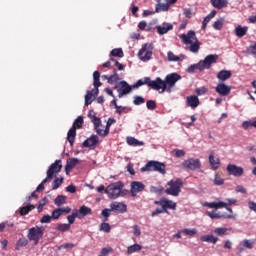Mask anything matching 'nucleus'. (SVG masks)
Listing matches in <instances>:
<instances>
[{
    "mask_svg": "<svg viewBox=\"0 0 256 256\" xmlns=\"http://www.w3.org/2000/svg\"><path fill=\"white\" fill-rule=\"evenodd\" d=\"M177 81H181V75L177 73H171L166 75L165 79L157 77L155 80H151V77H145L144 79L138 80L133 86L132 89H137L142 87V85H147L150 89L154 91H160V93H171V89L175 87Z\"/></svg>",
    "mask_w": 256,
    "mask_h": 256,
    "instance_id": "f257e3e1",
    "label": "nucleus"
},
{
    "mask_svg": "<svg viewBox=\"0 0 256 256\" xmlns=\"http://www.w3.org/2000/svg\"><path fill=\"white\" fill-rule=\"evenodd\" d=\"M181 41L185 43V45H190L191 53H199V49L201 47V43L197 41V35L195 31L190 30L187 34H182L180 36Z\"/></svg>",
    "mask_w": 256,
    "mask_h": 256,
    "instance_id": "f03ea898",
    "label": "nucleus"
},
{
    "mask_svg": "<svg viewBox=\"0 0 256 256\" xmlns=\"http://www.w3.org/2000/svg\"><path fill=\"white\" fill-rule=\"evenodd\" d=\"M92 123L94 125V131H96L99 137H107V135H109L111 126L113 125V123H117V120H115L114 118H109L104 130L101 129V118L93 116Z\"/></svg>",
    "mask_w": 256,
    "mask_h": 256,
    "instance_id": "7ed1b4c3",
    "label": "nucleus"
},
{
    "mask_svg": "<svg viewBox=\"0 0 256 256\" xmlns=\"http://www.w3.org/2000/svg\"><path fill=\"white\" fill-rule=\"evenodd\" d=\"M123 187V182H114L106 187L105 193L109 199H119V197L127 193V190H123Z\"/></svg>",
    "mask_w": 256,
    "mask_h": 256,
    "instance_id": "20e7f679",
    "label": "nucleus"
},
{
    "mask_svg": "<svg viewBox=\"0 0 256 256\" xmlns=\"http://www.w3.org/2000/svg\"><path fill=\"white\" fill-rule=\"evenodd\" d=\"M168 188L165 190L166 195H171L172 197H179L181 193V187H183V181L179 178L172 179L168 183Z\"/></svg>",
    "mask_w": 256,
    "mask_h": 256,
    "instance_id": "39448f33",
    "label": "nucleus"
},
{
    "mask_svg": "<svg viewBox=\"0 0 256 256\" xmlns=\"http://www.w3.org/2000/svg\"><path fill=\"white\" fill-rule=\"evenodd\" d=\"M45 233V229H43V227H32L28 230V234H27V238L30 241H34V245H38L39 241H41V239H43V235Z\"/></svg>",
    "mask_w": 256,
    "mask_h": 256,
    "instance_id": "423d86ee",
    "label": "nucleus"
},
{
    "mask_svg": "<svg viewBox=\"0 0 256 256\" xmlns=\"http://www.w3.org/2000/svg\"><path fill=\"white\" fill-rule=\"evenodd\" d=\"M142 173L145 171H158L165 175V164L161 162L149 161L144 167L141 168Z\"/></svg>",
    "mask_w": 256,
    "mask_h": 256,
    "instance_id": "0eeeda50",
    "label": "nucleus"
},
{
    "mask_svg": "<svg viewBox=\"0 0 256 256\" xmlns=\"http://www.w3.org/2000/svg\"><path fill=\"white\" fill-rule=\"evenodd\" d=\"M114 89L117 90L118 92V97L121 99V97H124V95H129V93H131V91H133V86L129 85V83H127V81L123 80L118 82Z\"/></svg>",
    "mask_w": 256,
    "mask_h": 256,
    "instance_id": "6e6552de",
    "label": "nucleus"
},
{
    "mask_svg": "<svg viewBox=\"0 0 256 256\" xmlns=\"http://www.w3.org/2000/svg\"><path fill=\"white\" fill-rule=\"evenodd\" d=\"M138 57L141 61H150L153 57V44H144L138 52Z\"/></svg>",
    "mask_w": 256,
    "mask_h": 256,
    "instance_id": "1a4fd4ad",
    "label": "nucleus"
},
{
    "mask_svg": "<svg viewBox=\"0 0 256 256\" xmlns=\"http://www.w3.org/2000/svg\"><path fill=\"white\" fill-rule=\"evenodd\" d=\"M218 59L219 55L209 54L204 60H200V65L202 66L203 71H205V69H211V65H213V63H217Z\"/></svg>",
    "mask_w": 256,
    "mask_h": 256,
    "instance_id": "9d476101",
    "label": "nucleus"
},
{
    "mask_svg": "<svg viewBox=\"0 0 256 256\" xmlns=\"http://www.w3.org/2000/svg\"><path fill=\"white\" fill-rule=\"evenodd\" d=\"M235 204V200L228 199L227 202L218 201V202H206L203 204L204 207H209L210 209H223L227 205Z\"/></svg>",
    "mask_w": 256,
    "mask_h": 256,
    "instance_id": "9b49d317",
    "label": "nucleus"
},
{
    "mask_svg": "<svg viewBox=\"0 0 256 256\" xmlns=\"http://www.w3.org/2000/svg\"><path fill=\"white\" fill-rule=\"evenodd\" d=\"M255 245V240L253 239H244L242 240L236 248L237 254L241 255L245 251V249H253Z\"/></svg>",
    "mask_w": 256,
    "mask_h": 256,
    "instance_id": "f8f14e48",
    "label": "nucleus"
},
{
    "mask_svg": "<svg viewBox=\"0 0 256 256\" xmlns=\"http://www.w3.org/2000/svg\"><path fill=\"white\" fill-rule=\"evenodd\" d=\"M145 191V184L139 181H132L130 184V192L132 197H137L138 193H143Z\"/></svg>",
    "mask_w": 256,
    "mask_h": 256,
    "instance_id": "ddd939ff",
    "label": "nucleus"
},
{
    "mask_svg": "<svg viewBox=\"0 0 256 256\" xmlns=\"http://www.w3.org/2000/svg\"><path fill=\"white\" fill-rule=\"evenodd\" d=\"M62 167L63 166L61 165V161H55L54 163H52L47 170L48 179H53V176L57 175V173L61 171Z\"/></svg>",
    "mask_w": 256,
    "mask_h": 256,
    "instance_id": "4468645a",
    "label": "nucleus"
},
{
    "mask_svg": "<svg viewBox=\"0 0 256 256\" xmlns=\"http://www.w3.org/2000/svg\"><path fill=\"white\" fill-rule=\"evenodd\" d=\"M227 172L229 175H232L233 177H241V175H243V173H244V170H243V167L229 164L227 166Z\"/></svg>",
    "mask_w": 256,
    "mask_h": 256,
    "instance_id": "2eb2a0df",
    "label": "nucleus"
},
{
    "mask_svg": "<svg viewBox=\"0 0 256 256\" xmlns=\"http://www.w3.org/2000/svg\"><path fill=\"white\" fill-rule=\"evenodd\" d=\"M215 91L216 93H218V95H221L222 97H227V95L231 94V86H227L225 85V83H219L215 87Z\"/></svg>",
    "mask_w": 256,
    "mask_h": 256,
    "instance_id": "dca6fc26",
    "label": "nucleus"
},
{
    "mask_svg": "<svg viewBox=\"0 0 256 256\" xmlns=\"http://www.w3.org/2000/svg\"><path fill=\"white\" fill-rule=\"evenodd\" d=\"M111 211L116 213H127V205L123 202H113L110 204Z\"/></svg>",
    "mask_w": 256,
    "mask_h": 256,
    "instance_id": "f3484780",
    "label": "nucleus"
},
{
    "mask_svg": "<svg viewBox=\"0 0 256 256\" xmlns=\"http://www.w3.org/2000/svg\"><path fill=\"white\" fill-rule=\"evenodd\" d=\"M182 165L186 171H197V169H201V162L199 161H185Z\"/></svg>",
    "mask_w": 256,
    "mask_h": 256,
    "instance_id": "a211bd4d",
    "label": "nucleus"
},
{
    "mask_svg": "<svg viewBox=\"0 0 256 256\" xmlns=\"http://www.w3.org/2000/svg\"><path fill=\"white\" fill-rule=\"evenodd\" d=\"M100 79H101V72L94 71V73H93V80H94L93 85H94L95 95H99V87H101V85H102Z\"/></svg>",
    "mask_w": 256,
    "mask_h": 256,
    "instance_id": "6ab92c4d",
    "label": "nucleus"
},
{
    "mask_svg": "<svg viewBox=\"0 0 256 256\" xmlns=\"http://www.w3.org/2000/svg\"><path fill=\"white\" fill-rule=\"evenodd\" d=\"M156 30L159 35H165L169 31H173V24L164 22L162 26H156Z\"/></svg>",
    "mask_w": 256,
    "mask_h": 256,
    "instance_id": "aec40b11",
    "label": "nucleus"
},
{
    "mask_svg": "<svg viewBox=\"0 0 256 256\" xmlns=\"http://www.w3.org/2000/svg\"><path fill=\"white\" fill-rule=\"evenodd\" d=\"M206 214L208 215V217H210V219H221V217H224V219H235V215L232 214H220L217 211H211V212H206Z\"/></svg>",
    "mask_w": 256,
    "mask_h": 256,
    "instance_id": "412c9836",
    "label": "nucleus"
},
{
    "mask_svg": "<svg viewBox=\"0 0 256 256\" xmlns=\"http://www.w3.org/2000/svg\"><path fill=\"white\" fill-rule=\"evenodd\" d=\"M97 143H99V136L92 134L89 138H87L84 142H83V147H95V145H97Z\"/></svg>",
    "mask_w": 256,
    "mask_h": 256,
    "instance_id": "4be33fe9",
    "label": "nucleus"
},
{
    "mask_svg": "<svg viewBox=\"0 0 256 256\" xmlns=\"http://www.w3.org/2000/svg\"><path fill=\"white\" fill-rule=\"evenodd\" d=\"M161 207H162V209H164L165 213H169V211H167V209H172L173 211H175V209H177V203H175L169 199H163Z\"/></svg>",
    "mask_w": 256,
    "mask_h": 256,
    "instance_id": "5701e85b",
    "label": "nucleus"
},
{
    "mask_svg": "<svg viewBox=\"0 0 256 256\" xmlns=\"http://www.w3.org/2000/svg\"><path fill=\"white\" fill-rule=\"evenodd\" d=\"M188 107H191V109H197L199 107V97L195 95L188 96L186 98Z\"/></svg>",
    "mask_w": 256,
    "mask_h": 256,
    "instance_id": "b1692460",
    "label": "nucleus"
},
{
    "mask_svg": "<svg viewBox=\"0 0 256 256\" xmlns=\"http://www.w3.org/2000/svg\"><path fill=\"white\" fill-rule=\"evenodd\" d=\"M200 241H202V243H212V245H216L219 241V238L212 234H208L201 236Z\"/></svg>",
    "mask_w": 256,
    "mask_h": 256,
    "instance_id": "393cba45",
    "label": "nucleus"
},
{
    "mask_svg": "<svg viewBox=\"0 0 256 256\" xmlns=\"http://www.w3.org/2000/svg\"><path fill=\"white\" fill-rule=\"evenodd\" d=\"M78 213V219H83V217H87V215H91V208L83 205L79 208V210H75Z\"/></svg>",
    "mask_w": 256,
    "mask_h": 256,
    "instance_id": "a878e982",
    "label": "nucleus"
},
{
    "mask_svg": "<svg viewBox=\"0 0 256 256\" xmlns=\"http://www.w3.org/2000/svg\"><path fill=\"white\" fill-rule=\"evenodd\" d=\"M210 3L215 9H225L229 5L227 0H210Z\"/></svg>",
    "mask_w": 256,
    "mask_h": 256,
    "instance_id": "bb28decb",
    "label": "nucleus"
},
{
    "mask_svg": "<svg viewBox=\"0 0 256 256\" xmlns=\"http://www.w3.org/2000/svg\"><path fill=\"white\" fill-rule=\"evenodd\" d=\"M247 31H249V27L247 26L242 27L241 25H238L235 28L234 33L236 37H239L241 39V37H245V35H247Z\"/></svg>",
    "mask_w": 256,
    "mask_h": 256,
    "instance_id": "cd10ccee",
    "label": "nucleus"
},
{
    "mask_svg": "<svg viewBox=\"0 0 256 256\" xmlns=\"http://www.w3.org/2000/svg\"><path fill=\"white\" fill-rule=\"evenodd\" d=\"M97 95H95V90L87 91L85 95V106L89 107L93 103V99H95Z\"/></svg>",
    "mask_w": 256,
    "mask_h": 256,
    "instance_id": "c85d7f7f",
    "label": "nucleus"
},
{
    "mask_svg": "<svg viewBox=\"0 0 256 256\" xmlns=\"http://www.w3.org/2000/svg\"><path fill=\"white\" fill-rule=\"evenodd\" d=\"M75 137H77V129L72 127L67 133V140L71 146H73V143H75Z\"/></svg>",
    "mask_w": 256,
    "mask_h": 256,
    "instance_id": "c756f323",
    "label": "nucleus"
},
{
    "mask_svg": "<svg viewBox=\"0 0 256 256\" xmlns=\"http://www.w3.org/2000/svg\"><path fill=\"white\" fill-rule=\"evenodd\" d=\"M231 71L229 70H222L220 72H218L217 74V79H219V81H227V79H231Z\"/></svg>",
    "mask_w": 256,
    "mask_h": 256,
    "instance_id": "7c9ffc66",
    "label": "nucleus"
},
{
    "mask_svg": "<svg viewBox=\"0 0 256 256\" xmlns=\"http://www.w3.org/2000/svg\"><path fill=\"white\" fill-rule=\"evenodd\" d=\"M127 143H128V145H131L132 147H141L144 145L143 142H141L133 137H128Z\"/></svg>",
    "mask_w": 256,
    "mask_h": 256,
    "instance_id": "2f4dec72",
    "label": "nucleus"
},
{
    "mask_svg": "<svg viewBox=\"0 0 256 256\" xmlns=\"http://www.w3.org/2000/svg\"><path fill=\"white\" fill-rule=\"evenodd\" d=\"M203 71V67L201 66V62L197 63V64H192L187 68V73H195V71Z\"/></svg>",
    "mask_w": 256,
    "mask_h": 256,
    "instance_id": "473e14b6",
    "label": "nucleus"
},
{
    "mask_svg": "<svg viewBox=\"0 0 256 256\" xmlns=\"http://www.w3.org/2000/svg\"><path fill=\"white\" fill-rule=\"evenodd\" d=\"M56 229L57 231H60V233H65L71 230V225L67 223H59L57 224Z\"/></svg>",
    "mask_w": 256,
    "mask_h": 256,
    "instance_id": "72a5a7b5",
    "label": "nucleus"
},
{
    "mask_svg": "<svg viewBox=\"0 0 256 256\" xmlns=\"http://www.w3.org/2000/svg\"><path fill=\"white\" fill-rule=\"evenodd\" d=\"M143 247L139 244H133L131 246H128L127 253L128 255H132V253H137V251H141Z\"/></svg>",
    "mask_w": 256,
    "mask_h": 256,
    "instance_id": "f704fd0d",
    "label": "nucleus"
},
{
    "mask_svg": "<svg viewBox=\"0 0 256 256\" xmlns=\"http://www.w3.org/2000/svg\"><path fill=\"white\" fill-rule=\"evenodd\" d=\"M66 201H67V196L58 195L55 198L54 203H55V205H57V207H61V205H65Z\"/></svg>",
    "mask_w": 256,
    "mask_h": 256,
    "instance_id": "c9c22d12",
    "label": "nucleus"
},
{
    "mask_svg": "<svg viewBox=\"0 0 256 256\" xmlns=\"http://www.w3.org/2000/svg\"><path fill=\"white\" fill-rule=\"evenodd\" d=\"M83 123H84L83 116H78L75 119V121H74V123L72 125V128L73 129H82L83 128Z\"/></svg>",
    "mask_w": 256,
    "mask_h": 256,
    "instance_id": "e433bc0d",
    "label": "nucleus"
},
{
    "mask_svg": "<svg viewBox=\"0 0 256 256\" xmlns=\"http://www.w3.org/2000/svg\"><path fill=\"white\" fill-rule=\"evenodd\" d=\"M108 83L110 85H114V83H119V74L117 73V70H114V74L109 76Z\"/></svg>",
    "mask_w": 256,
    "mask_h": 256,
    "instance_id": "4c0bfd02",
    "label": "nucleus"
},
{
    "mask_svg": "<svg viewBox=\"0 0 256 256\" xmlns=\"http://www.w3.org/2000/svg\"><path fill=\"white\" fill-rule=\"evenodd\" d=\"M213 183L217 187H221V185H223V183H225V180H223V178L221 177V175L219 173H215Z\"/></svg>",
    "mask_w": 256,
    "mask_h": 256,
    "instance_id": "58836bf2",
    "label": "nucleus"
},
{
    "mask_svg": "<svg viewBox=\"0 0 256 256\" xmlns=\"http://www.w3.org/2000/svg\"><path fill=\"white\" fill-rule=\"evenodd\" d=\"M110 55L112 57H120V58H122V57H124L125 54L123 53V49H121V48H114L110 52Z\"/></svg>",
    "mask_w": 256,
    "mask_h": 256,
    "instance_id": "ea45409f",
    "label": "nucleus"
},
{
    "mask_svg": "<svg viewBox=\"0 0 256 256\" xmlns=\"http://www.w3.org/2000/svg\"><path fill=\"white\" fill-rule=\"evenodd\" d=\"M77 161H67V164L65 166V172H66V175H69V173H71V170L73 168H75V166L77 165Z\"/></svg>",
    "mask_w": 256,
    "mask_h": 256,
    "instance_id": "a19ab883",
    "label": "nucleus"
},
{
    "mask_svg": "<svg viewBox=\"0 0 256 256\" xmlns=\"http://www.w3.org/2000/svg\"><path fill=\"white\" fill-rule=\"evenodd\" d=\"M28 244L29 240H27L26 238H20L16 243V249L19 250L21 249V247H27Z\"/></svg>",
    "mask_w": 256,
    "mask_h": 256,
    "instance_id": "79ce46f5",
    "label": "nucleus"
},
{
    "mask_svg": "<svg viewBox=\"0 0 256 256\" xmlns=\"http://www.w3.org/2000/svg\"><path fill=\"white\" fill-rule=\"evenodd\" d=\"M223 23H225V20L220 18L213 23V28L216 29V31H221V29H223Z\"/></svg>",
    "mask_w": 256,
    "mask_h": 256,
    "instance_id": "37998d69",
    "label": "nucleus"
},
{
    "mask_svg": "<svg viewBox=\"0 0 256 256\" xmlns=\"http://www.w3.org/2000/svg\"><path fill=\"white\" fill-rule=\"evenodd\" d=\"M77 217H79V212H76V210L72 213V215L67 216L68 225H73Z\"/></svg>",
    "mask_w": 256,
    "mask_h": 256,
    "instance_id": "c03bdc74",
    "label": "nucleus"
},
{
    "mask_svg": "<svg viewBox=\"0 0 256 256\" xmlns=\"http://www.w3.org/2000/svg\"><path fill=\"white\" fill-rule=\"evenodd\" d=\"M161 11H169V5L167 3L165 4L158 3L156 5V13H161Z\"/></svg>",
    "mask_w": 256,
    "mask_h": 256,
    "instance_id": "a18cd8bd",
    "label": "nucleus"
},
{
    "mask_svg": "<svg viewBox=\"0 0 256 256\" xmlns=\"http://www.w3.org/2000/svg\"><path fill=\"white\" fill-rule=\"evenodd\" d=\"M182 233H185V235H188L189 237H193V236L197 235V229L185 228L182 230Z\"/></svg>",
    "mask_w": 256,
    "mask_h": 256,
    "instance_id": "49530a36",
    "label": "nucleus"
},
{
    "mask_svg": "<svg viewBox=\"0 0 256 256\" xmlns=\"http://www.w3.org/2000/svg\"><path fill=\"white\" fill-rule=\"evenodd\" d=\"M61 185H63V178H56L53 183H52V189L53 191L59 189V187H61Z\"/></svg>",
    "mask_w": 256,
    "mask_h": 256,
    "instance_id": "de8ad7c7",
    "label": "nucleus"
},
{
    "mask_svg": "<svg viewBox=\"0 0 256 256\" xmlns=\"http://www.w3.org/2000/svg\"><path fill=\"white\" fill-rule=\"evenodd\" d=\"M146 107L149 111H155L157 109V102L154 100H148L146 101Z\"/></svg>",
    "mask_w": 256,
    "mask_h": 256,
    "instance_id": "09e8293b",
    "label": "nucleus"
},
{
    "mask_svg": "<svg viewBox=\"0 0 256 256\" xmlns=\"http://www.w3.org/2000/svg\"><path fill=\"white\" fill-rule=\"evenodd\" d=\"M100 231H103L104 233H110L111 232V225L107 222H103L100 224Z\"/></svg>",
    "mask_w": 256,
    "mask_h": 256,
    "instance_id": "8fccbe9b",
    "label": "nucleus"
},
{
    "mask_svg": "<svg viewBox=\"0 0 256 256\" xmlns=\"http://www.w3.org/2000/svg\"><path fill=\"white\" fill-rule=\"evenodd\" d=\"M32 209H35V206L28 205V206L22 207L20 209V215H27L29 211H32Z\"/></svg>",
    "mask_w": 256,
    "mask_h": 256,
    "instance_id": "3c124183",
    "label": "nucleus"
},
{
    "mask_svg": "<svg viewBox=\"0 0 256 256\" xmlns=\"http://www.w3.org/2000/svg\"><path fill=\"white\" fill-rule=\"evenodd\" d=\"M133 103L135 105H143V103H145V98H143L142 96H134Z\"/></svg>",
    "mask_w": 256,
    "mask_h": 256,
    "instance_id": "603ef678",
    "label": "nucleus"
},
{
    "mask_svg": "<svg viewBox=\"0 0 256 256\" xmlns=\"http://www.w3.org/2000/svg\"><path fill=\"white\" fill-rule=\"evenodd\" d=\"M150 193H156V195H161V193H163V188L150 186Z\"/></svg>",
    "mask_w": 256,
    "mask_h": 256,
    "instance_id": "864d4df0",
    "label": "nucleus"
},
{
    "mask_svg": "<svg viewBox=\"0 0 256 256\" xmlns=\"http://www.w3.org/2000/svg\"><path fill=\"white\" fill-rule=\"evenodd\" d=\"M62 212H61V209L60 208H57L55 210L52 211V219H59L61 217Z\"/></svg>",
    "mask_w": 256,
    "mask_h": 256,
    "instance_id": "5fc2aeb1",
    "label": "nucleus"
},
{
    "mask_svg": "<svg viewBox=\"0 0 256 256\" xmlns=\"http://www.w3.org/2000/svg\"><path fill=\"white\" fill-rule=\"evenodd\" d=\"M168 61H180L179 56H176L173 52L169 51L167 53Z\"/></svg>",
    "mask_w": 256,
    "mask_h": 256,
    "instance_id": "6e6d98bb",
    "label": "nucleus"
},
{
    "mask_svg": "<svg viewBox=\"0 0 256 256\" xmlns=\"http://www.w3.org/2000/svg\"><path fill=\"white\" fill-rule=\"evenodd\" d=\"M110 61H112V63H114V65L118 67V71H123V69H125V66L119 63V61H117L115 58H110Z\"/></svg>",
    "mask_w": 256,
    "mask_h": 256,
    "instance_id": "4d7b16f0",
    "label": "nucleus"
},
{
    "mask_svg": "<svg viewBox=\"0 0 256 256\" xmlns=\"http://www.w3.org/2000/svg\"><path fill=\"white\" fill-rule=\"evenodd\" d=\"M173 155H175V157L181 158V157H185V151L183 150H179V149H175L172 151Z\"/></svg>",
    "mask_w": 256,
    "mask_h": 256,
    "instance_id": "13d9d810",
    "label": "nucleus"
},
{
    "mask_svg": "<svg viewBox=\"0 0 256 256\" xmlns=\"http://www.w3.org/2000/svg\"><path fill=\"white\" fill-rule=\"evenodd\" d=\"M210 167H211V169L216 171V169H219V167H221V162L220 161H210Z\"/></svg>",
    "mask_w": 256,
    "mask_h": 256,
    "instance_id": "bf43d9fd",
    "label": "nucleus"
},
{
    "mask_svg": "<svg viewBox=\"0 0 256 256\" xmlns=\"http://www.w3.org/2000/svg\"><path fill=\"white\" fill-rule=\"evenodd\" d=\"M111 251H113V248L111 247L103 248L99 256H107L111 253Z\"/></svg>",
    "mask_w": 256,
    "mask_h": 256,
    "instance_id": "052dcab7",
    "label": "nucleus"
},
{
    "mask_svg": "<svg viewBox=\"0 0 256 256\" xmlns=\"http://www.w3.org/2000/svg\"><path fill=\"white\" fill-rule=\"evenodd\" d=\"M208 91H209V89H207V87L203 86V87L196 89V94L197 95H205V93H207Z\"/></svg>",
    "mask_w": 256,
    "mask_h": 256,
    "instance_id": "680f3d73",
    "label": "nucleus"
},
{
    "mask_svg": "<svg viewBox=\"0 0 256 256\" xmlns=\"http://www.w3.org/2000/svg\"><path fill=\"white\" fill-rule=\"evenodd\" d=\"M73 247H75V244L73 243H66V244H62L58 247L59 251H61V249H73Z\"/></svg>",
    "mask_w": 256,
    "mask_h": 256,
    "instance_id": "e2e57ef3",
    "label": "nucleus"
},
{
    "mask_svg": "<svg viewBox=\"0 0 256 256\" xmlns=\"http://www.w3.org/2000/svg\"><path fill=\"white\" fill-rule=\"evenodd\" d=\"M214 233H216V235L223 236L227 233V228H216Z\"/></svg>",
    "mask_w": 256,
    "mask_h": 256,
    "instance_id": "0e129e2a",
    "label": "nucleus"
},
{
    "mask_svg": "<svg viewBox=\"0 0 256 256\" xmlns=\"http://www.w3.org/2000/svg\"><path fill=\"white\" fill-rule=\"evenodd\" d=\"M51 219H53L50 215H44L41 219H40V223H51Z\"/></svg>",
    "mask_w": 256,
    "mask_h": 256,
    "instance_id": "69168bd1",
    "label": "nucleus"
},
{
    "mask_svg": "<svg viewBox=\"0 0 256 256\" xmlns=\"http://www.w3.org/2000/svg\"><path fill=\"white\" fill-rule=\"evenodd\" d=\"M67 193H76L77 192V187L73 184L69 185L66 187Z\"/></svg>",
    "mask_w": 256,
    "mask_h": 256,
    "instance_id": "338daca9",
    "label": "nucleus"
},
{
    "mask_svg": "<svg viewBox=\"0 0 256 256\" xmlns=\"http://www.w3.org/2000/svg\"><path fill=\"white\" fill-rule=\"evenodd\" d=\"M242 127L245 129V130H247V129H251V127H252V121H244L243 123H242Z\"/></svg>",
    "mask_w": 256,
    "mask_h": 256,
    "instance_id": "774afa93",
    "label": "nucleus"
}]
</instances>
